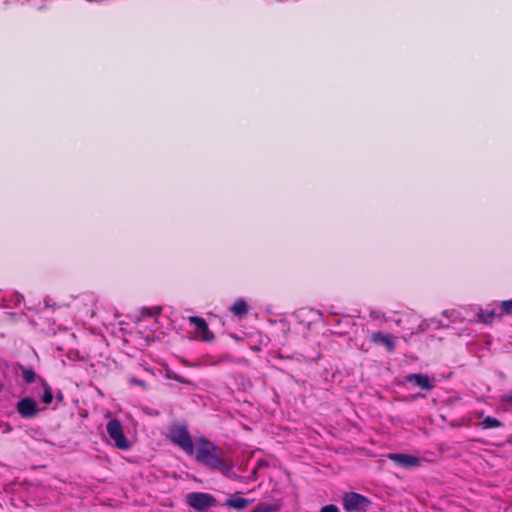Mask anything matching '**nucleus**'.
<instances>
[{"label": "nucleus", "mask_w": 512, "mask_h": 512, "mask_svg": "<svg viewBox=\"0 0 512 512\" xmlns=\"http://www.w3.org/2000/svg\"><path fill=\"white\" fill-rule=\"evenodd\" d=\"M405 379L407 382L415 386H419L426 391H431L434 388V385L431 383L427 374L411 373L408 374Z\"/></svg>", "instance_id": "nucleus-10"}, {"label": "nucleus", "mask_w": 512, "mask_h": 512, "mask_svg": "<svg viewBox=\"0 0 512 512\" xmlns=\"http://www.w3.org/2000/svg\"><path fill=\"white\" fill-rule=\"evenodd\" d=\"M252 512H263V509H262L260 503L253 509Z\"/></svg>", "instance_id": "nucleus-25"}, {"label": "nucleus", "mask_w": 512, "mask_h": 512, "mask_svg": "<svg viewBox=\"0 0 512 512\" xmlns=\"http://www.w3.org/2000/svg\"><path fill=\"white\" fill-rule=\"evenodd\" d=\"M477 316L484 324H491L495 318H501V314H499V307L491 310L480 309Z\"/></svg>", "instance_id": "nucleus-11"}, {"label": "nucleus", "mask_w": 512, "mask_h": 512, "mask_svg": "<svg viewBox=\"0 0 512 512\" xmlns=\"http://www.w3.org/2000/svg\"><path fill=\"white\" fill-rule=\"evenodd\" d=\"M4 390V384L0 382V393Z\"/></svg>", "instance_id": "nucleus-28"}, {"label": "nucleus", "mask_w": 512, "mask_h": 512, "mask_svg": "<svg viewBox=\"0 0 512 512\" xmlns=\"http://www.w3.org/2000/svg\"><path fill=\"white\" fill-rule=\"evenodd\" d=\"M320 512H340L336 505L330 504L321 508Z\"/></svg>", "instance_id": "nucleus-22"}, {"label": "nucleus", "mask_w": 512, "mask_h": 512, "mask_svg": "<svg viewBox=\"0 0 512 512\" xmlns=\"http://www.w3.org/2000/svg\"><path fill=\"white\" fill-rule=\"evenodd\" d=\"M499 314H501V317L503 315H512V299L502 301L499 304Z\"/></svg>", "instance_id": "nucleus-18"}, {"label": "nucleus", "mask_w": 512, "mask_h": 512, "mask_svg": "<svg viewBox=\"0 0 512 512\" xmlns=\"http://www.w3.org/2000/svg\"><path fill=\"white\" fill-rule=\"evenodd\" d=\"M188 321L193 324L196 328L197 334L204 342H212L215 339V335L210 331L206 320L199 316H190Z\"/></svg>", "instance_id": "nucleus-7"}, {"label": "nucleus", "mask_w": 512, "mask_h": 512, "mask_svg": "<svg viewBox=\"0 0 512 512\" xmlns=\"http://www.w3.org/2000/svg\"><path fill=\"white\" fill-rule=\"evenodd\" d=\"M251 502H253L252 499H247V498H229L226 500V503L225 505L228 506V507H231V508H234V509H237V510H242L244 509L248 504H250Z\"/></svg>", "instance_id": "nucleus-15"}, {"label": "nucleus", "mask_w": 512, "mask_h": 512, "mask_svg": "<svg viewBox=\"0 0 512 512\" xmlns=\"http://www.w3.org/2000/svg\"><path fill=\"white\" fill-rule=\"evenodd\" d=\"M256 473H257V468H255V469L252 471V476H253L254 478H256Z\"/></svg>", "instance_id": "nucleus-27"}, {"label": "nucleus", "mask_w": 512, "mask_h": 512, "mask_svg": "<svg viewBox=\"0 0 512 512\" xmlns=\"http://www.w3.org/2000/svg\"><path fill=\"white\" fill-rule=\"evenodd\" d=\"M370 340L376 345L384 346L388 353L395 351V337L392 334H383L380 331H376L371 334Z\"/></svg>", "instance_id": "nucleus-8"}, {"label": "nucleus", "mask_w": 512, "mask_h": 512, "mask_svg": "<svg viewBox=\"0 0 512 512\" xmlns=\"http://www.w3.org/2000/svg\"><path fill=\"white\" fill-rule=\"evenodd\" d=\"M371 500L356 492L344 493L342 505L347 512H366L371 506Z\"/></svg>", "instance_id": "nucleus-3"}, {"label": "nucleus", "mask_w": 512, "mask_h": 512, "mask_svg": "<svg viewBox=\"0 0 512 512\" xmlns=\"http://www.w3.org/2000/svg\"><path fill=\"white\" fill-rule=\"evenodd\" d=\"M186 502L197 512H206L209 508L217 506L216 498L209 493L203 492H192L187 494Z\"/></svg>", "instance_id": "nucleus-4"}, {"label": "nucleus", "mask_w": 512, "mask_h": 512, "mask_svg": "<svg viewBox=\"0 0 512 512\" xmlns=\"http://www.w3.org/2000/svg\"><path fill=\"white\" fill-rule=\"evenodd\" d=\"M41 387L42 392L38 394L41 401L46 405L51 404L54 397L51 386L47 383L45 379H41Z\"/></svg>", "instance_id": "nucleus-14"}, {"label": "nucleus", "mask_w": 512, "mask_h": 512, "mask_svg": "<svg viewBox=\"0 0 512 512\" xmlns=\"http://www.w3.org/2000/svg\"><path fill=\"white\" fill-rule=\"evenodd\" d=\"M483 429H490V428H498L503 426L502 422H500L498 419L487 416L485 417L479 424Z\"/></svg>", "instance_id": "nucleus-17"}, {"label": "nucleus", "mask_w": 512, "mask_h": 512, "mask_svg": "<svg viewBox=\"0 0 512 512\" xmlns=\"http://www.w3.org/2000/svg\"><path fill=\"white\" fill-rule=\"evenodd\" d=\"M266 466H268V462H266L264 460H260L258 462L257 468L266 467Z\"/></svg>", "instance_id": "nucleus-24"}, {"label": "nucleus", "mask_w": 512, "mask_h": 512, "mask_svg": "<svg viewBox=\"0 0 512 512\" xmlns=\"http://www.w3.org/2000/svg\"><path fill=\"white\" fill-rule=\"evenodd\" d=\"M129 383L131 385H138V386L142 387L143 389H147V383L145 381L137 379L135 377L129 378Z\"/></svg>", "instance_id": "nucleus-21"}, {"label": "nucleus", "mask_w": 512, "mask_h": 512, "mask_svg": "<svg viewBox=\"0 0 512 512\" xmlns=\"http://www.w3.org/2000/svg\"><path fill=\"white\" fill-rule=\"evenodd\" d=\"M55 398H56V405H57L58 403H62V402H63V399H64L63 393H62L61 391H58V392L56 393Z\"/></svg>", "instance_id": "nucleus-23"}, {"label": "nucleus", "mask_w": 512, "mask_h": 512, "mask_svg": "<svg viewBox=\"0 0 512 512\" xmlns=\"http://www.w3.org/2000/svg\"><path fill=\"white\" fill-rule=\"evenodd\" d=\"M160 314V310H158L157 312H152V310L150 308H147V307H143L141 309V315L143 317H149V318H152L156 315H159Z\"/></svg>", "instance_id": "nucleus-20"}, {"label": "nucleus", "mask_w": 512, "mask_h": 512, "mask_svg": "<svg viewBox=\"0 0 512 512\" xmlns=\"http://www.w3.org/2000/svg\"><path fill=\"white\" fill-rule=\"evenodd\" d=\"M165 376L166 378L170 379V380H175L179 383H182V384H185V385H188V386H195V384L189 380V379H186L180 375H178L174 370H172L171 368H167L165 370Z\"/></svg>", "instance_id": "nucleus-16"}, {"label": "nucleus", "mask_w": 512, "mask_h": 512, "mask_svg": "<svg viewBox=\"0 0 512 512\" xmlns=\"http://www.w3.org/2000/svg\"><path fill=\"white\" fill-rule=\"evenodd\" d=\"M387 457L401 467L411 468L419 465V458L414 455L404 453H389Z\"/></svg>", "instance_id": "nucleus-9"}, {"label": "nucleus", "mask_w": 512, "mask_h": 512, "mask_svg": "<svg viewBox=\"0 0 512 512\" xmlns=\"http://www.w3.org/2000/svg\"><path fill=\"white\" fill-rule=\"evenodd\" d=\"M19 369L22 373L25 383L31 384L38 381L41 384V379L43 378L39 376L31 367H26L19 364Z\"/></svg>", "instance_id": "nucleus-12"}, {"label": "nucleus", "mask_w": 512, "mask_h": 512, "mask_svg": "<svg viewBox=\"0 0 512 512\" xmlns=\"http://www.w3.org/2000/svg\"><path fill=\"white\" fill-rule=\"evenodd\" d=\"M263 512H276L280 509V504L260 503Z\"/></svg>", "instance_id": "nucleus-19"}, {"label": "nucleus", "mask_w": 512, "mask_h": 512, "mask_svg": "<svg viewBox=\"0 0 512 512\" xmlns=\"http://www.w3.org/2000/svg\"><path fill=\"white\" fill-rule=\"evenodd\" d=\"M193 456L199 464L210 470L218 471L227 477L233 472V464L227 458L224 450L207 438L201 437L196 439V448Z\"/></svg>", "instance_id": "nucleus-1"}, {"label": "nucleus", "mask_w": 512, "mask_h": 512, "mask_svg": "<svg viewBox=\"0 0 512 512\" xmlns=\"http://www.w3.org/2000/svg\"><path fill=\"white\" fill-rule=\"evenodd\" d=\"M167 439L180 447L186 454L194 455L196 443L193 442L187 424L173 423L169 428Z\"/></svg>", "instance_id": "nucleus-2"}, {"label": "nucleus", "mask_w": 512, "mask_h": 512, "mask_svg": "<svg viewBox=\"0 0 512 512\" xmlns=\"http://www.w3.org/2000/svg\"><path fill=\"white\" fill-rule=\"evenodd\" d=\"M106 430L111 439L114 440L115 446L120 450H128L131 447L130 441L124 434L120 420L113 418L106 426Z\"/></svg>", "instance_id": "nucleus-5"}, {"label": "nucleus", "mask_w": 512, "mask_h": 512, "mask_svg": "<svg viewBox=\"0 0 512 512\" xmlns=\"http://www.w3.org/2000/svg\"><path fill=\"white\" fill-rule=\"evenodd\" d=\"M16 410L23 419H31L37 416L39 409L34 399L24 397L16 404Z\"/></svg>", "instance_id": "nucleus-6"}, {"label": "nucleus", "mask_w": 512, "mask_h": 512, "mask_svg": "<svg viewBox=\"0 0 512 512\" xmlns=\"http://www.w3.org/2000/svg\"><path fill=\"white\" fill-rule=\"evenodd\" d=\"M230 311L237 317L243 318L248 314L249 307L245 300L237 299L230 307Z\"/></svg>", "instance_id": "nucleus-13"}, {"label": "nucleus", "mask_w": 512, "mask_h": 512, "mask_svg": "<svg viewBox=\"0 0 512 512\" xmlns=\"http://www.w3.org/2000/svg\"><path fill=\"white\" fill-rule=\"evenodd\" d=\"M503 400L506 401V402H512V393L507 395V396H505V398Z\"/></svg>", "instance_id": "nucleus-26"}]
</instances>
